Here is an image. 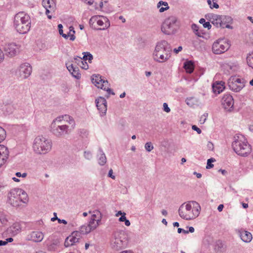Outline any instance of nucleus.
Instances as JSON below:
<instances>
[{"label":"nucleus","instance_id":"nucleus-57","mask_svg":"<svg viewBox=\"0 0 253 253\" xmlns=\"http://www.w3.org/2000/svg\"><path fill=\"white\" fill-rule=\"evenodd\" d=\"M4 56V55L3 51L0 49V63L3 60Z\"/></svg>","mask_w":253,"mask_h":253},{"label":"nucleus","instance_id":"nucleus-40","mask_svg":"<svg viewBox=\"0 0 253 253\" xmlns=\"http://www.w3.org/2000/svg\"><path fill=\"white\" fill-rule=\"evenodd\" d=\"M101 16L99 15H95L92 16L89 19V23L90 25L93 26V25L95 23V22L97 23V20L98 18H100Z\"/></svg>","mask_w":253,"mask_h":253},{"label":"nucleus","instance_id":"nucleus-30","mask_svg":"<svg viewBox=\"0 0 253 253\" xmlns=\"http://www.w3.org/2000/svg\"><path fill=\"white\" fill-rule=\"evenodd\" d=\"M9 154L8 149L3 145H0V157H2L6 161Z\"/></svg>","mask_w":253,"mask_h":253},{"label":"nucleus","instance_id":"nucleus-24","mask_svg":"<svg viewBox=\"0 0 253 253\" xmlns=\"http://www.w3.org/2000/svg\"><path fill=\"white\" fill-rule=\"evenodd\" d=\"M221 15L217 14H212L211 18L210 21L211 23L217 28H221Z\"/></svg>","mask_w":253,"mask_h":253},{"label":"nucleus","instance_id":"nucleus-51","mask_svg":"<svg viewBox=\"0 0 253 253\" xmlns=\"http://www.w3.org/2000/svg\"><path fill=\"white\" fill-rule=\"evenodd\" d=\"M84 53L87 54V58L89 62H91V60L93 59V56L91 54H90L89 52H84Z\"/></svg>","mask_w":253,"mask_h":253},{"label":"nucleus","instance_id":"nucleus-10","mask_svg":"<svg viewBox=\"0 0 253 253\" xmlns=\"http://www.w3.org/2000/svg\"><path fill=\"white\" fill-rule=\"evenodd\" d=\"M92 83L98 88L106 90L108 93L107 97H109L110 94L114 95L115 93L109 87V83L107 80L102 78L99 75H93L91 78Z\"/></svg>","mask_w":253,"mask_h":253},{"label":"nucleus","instance_id":"nucleus-41","mask_svg":"<svg viewBox=\"0 0 253 253\" xmlns=\"http://www.w3.org/2000/svg\"><path fill=\"white\" fill-rule=\"evenodd\" d=\"M223 245L221 241H218L215 245V250L217 252H220L221 251V249L223 248Z\"/></svg>","mask_w":253,"mask_h":253},{"label":"nucleus","instance_id":"nucleus-23","mask_svg":"<svg viewBox=\"0 0 253 253\" xmlns=\"http://www.w3.org/2000/svg\"><path fill=\"white\" fill-rule=\"evenodd\" d=\"M67 68L71 73L72 76L76 79H79L81 77V74L79 73V69L78 67H74L73 64L68 65L66 64Z\"/></svg>","mask_w":253,"mask_h":253},{"label":"nucleus","instance_id":"nucleus-60","mask_svg":"<svg viewBox=\"0 0 253 253\" xmlns=\"http://www.w3.org/2000/svg\"><path fill=\"white\" fill-rule=\"evenodd\" d=\"M6 161L4 160L2 157H0V167L5 163Z\"/></svg>","mask_w":253,"mask_h":253},{"label":"nucleus","instance_id":"nucleus-2","mask_svg":"<svg viewBox=\"0 0 253 253\" xmlns=\"http://www.w3.org/2000/svg\"><path fill=\"white\" fill-rule=\"evenodd\" d=\"M171 51L172 48L167 41H160L156 43L153 51V59L158 63H165L171 57Z\"/></svg>","mask_w":253,"mask_h":253},{"label":"nucleus","instance_id":"nucleus-9","mask_svg":"<svg viewBox=\"0 0 253 253\" xmlns=\"http://www.w3.org/2000/svg\"><path fill=\"white\" fill-rule=\"evenodd\" d=\"M177 18L171 16L166 18L161 26V31L165 35H171L174 34L176 31Z\"/></svg>","mask_w":253,"mask_h":253},{"label":"nucleus","instance_id":"nucleus-55","mask_svg":"<svg viewBox=\"0 0 253 253\" xmlns=\"http://www.w3.org/2000/svg\"><path fill=\"white\" fill-rule=\"evenodd\" d=\"M177 232L178 233H181L182 232L184 234H188L189 233V231L180 228H178Z\"/></svg>","mask_w":253,"mask_h":253},{"label":"nucleus","instance_id":"nucleus-43","mask_svg":"<svg viewBox=\"0 0 253 253\" xmlns=\"http://www.w3.org/2000/svg\"><path fill=\"white\" fill-rule=\"evenodd\" d=\"M80 135L83 138L87 137L88 135V131L85 129H82L80 131Z\"/></svg>","mask_w":253,"mask_h":253},{"label":"nucleus","instance_id":"nucleus-33","mask_svg":"<svg viewBox=\"0 0 253 253\" xmlns=\"http://www.w3.org/2000/svg\"><path fill=\"white\" fill-rule=\"evenodd\" d=\"M74 60H76V62H77L78 61V64L83 68L84 69H87L88 68V66L86 62H84V61L82 60V59L81 57L77 56L76 57L74 58Z\"/></svg>","mask_w":253,"mask_h":253},{"label":"nucleus","instance_id":"nucleus-39","mask_svg":"<svg viewBox=\"0 0 253 253\" xmlns=\"http://www.w3.org/2000/svg\"><path fill=\"white\" fill-rule=\"evenodd\" d=\"M58 28L59 29V33L60 35H61L64 38L67 39L69 37V35L63 33V31L62 30V28H63L62 25L61 24H59L58 25Z\"/></svg>","mask_w":253,"mask_h":253},{"label":"nucleus","instance_id":"nucleus-14","mask_svg":"<svg viewBox=\"0 0 253 253\" xmlns=\"http://www.w3.org/2000/svg\"><path fill=\"white\" fill-rule=\"evenodd\" d=\"M230 47L228 43L223 40L214 42L212 46V50L214 54H219L227 51Z\"/></svg>","mask_w":253,"mask_h":253},{"label":"nucleus","instance_id":"nucleus-59","mask_svg":"<svg viewBox=\"0 0 253 253\" xmlns=\"http://www.w3.org/2000/svg\"><path fill=\"white\" fill-rule=\"evenodd\" d=\"M208 147L210 150H213V144L211 142H209L208 143Z\"/></svg>","mask_w":253,"mask_h":253},{"label":"nucleus","instance_id":"nucleus-42","mask_svg":"<svg viewBox=\"0 0 253 253\" xmlns=\"http://www.w3.org/2000/svg\"><path fill=\"white\" fill-rule=\"evenodd\" d=\"M215 161L214 158H211L208 160L207 165L206 166V168L208 169L213 168V165L211 164L212 162H213Z\"/></svg>","mask_w":253,"mask_h":253},{"label":"nucleus","instance_id":"nucleus-17","mask_svg":"<svg viewBox=\"0 0 253 253\" xmlns=\"http://www.w3.org/2000/svg\"><path fill=\"white\" fill-rule=\"evenodd\" d=\"M42 5L46 9L45 14L48 19H51L52 16L49 13L54 12L56 8V3L53 0H42Z\"/></svg>","mask_w":253,"mask_h":253},{"label":"nucleus","instance_id":"nucleus-31","mask_svg":"<svg viewBox=\"0 0 253 253\" xmlns=\"http://www.w3.org/2000/svg\"><path fill=\"white\" fill-rule=\"evenodd\" d=\"M99 155L98 158V164L101 166L104 165L107 161L106 157L101 149H99Z\"/></svg>","mask_w":253,"mask_h":253},{"label":"nucleus","instance_id":"nucleus-28","mask_svg":"<svg viewBox=\"0 0 253 253\" xmlns=\"http://www.w3.org/2000/svg\"><path fill=\"white\" fill-rule=\"evenodd\" d=\"M224 83H215L212 84V90L214 93L219 94L224 88Z\"/></svg>","mask_w":253,"mask_h":253},{"label":"nucleus","instance_id":"nucleus-16","mask_svg":"<svg viewBox=\"0 0 253 253\" xmlns=\"http://www.w3.org/2000/svg\"><path fill=\"white\" fill-rule=\"evenodd\" d=\"M82 232L81 231V227L79 231H75L72 233L71 235L66 238L64 245L66 247H68L74 245L75 243L79 242L81 238Z\"/></svg>","mask_w":253,"mask_h":253},{"label":"nucleus","instance_id":"nucleus-32","mask_svg":"<svg viewBox=\"0 0 253 253\" xmlns=\"http://www.w3.org/2000/svg\"><path fill=\"white\" fill-rule=\"evenodd\" d=\"M10 230L12 234L16 235L21 230V227L19 223H14L10 227Z\"/></svg>","mask_w":253,"mask_h":253},{"label":"nucleus","instance_id":"nucleus-64","mask_svg":"<svg viewBox=\"0 0 253 253\" xmlns=\"http://www.w3.org/2000/svg\"><path fill=\"white\" fill-rule=\"evenodd\" d=\"M0 134H3L6 135V131L5 130L1 127L0 126Z\"/></svg>","mask_w":253,"mask_h":253},{"label":"nucleus","instance_id":"nucleus-56","mask_svg":"<svg viewBox=\"0 0 253 253\" xmlns=\"http://www.w3.org/2000/svg\"><path fill=\"white\" fill-rule=\"evenodd\" d=\"M182 49V47L181 46H179L177 48H174L173 49V51L176 53V54H177L179 52H180V51H181V50Z\"/></svg>","mask_w":253,"mask_h":253},{"label":"nucleus","instance_id":"nucleus-4","mask_svg":"<svg viewBox=\"0 0 253 253\" xmlns=\"http://www.w3.org/2000/svg\"><path fill=\"white\" fill-rule=\"evenodd\" d=\"M14 25L20 34L27 33L31 27L30 16L24 12L17 13L14 17Z\"/></svg>","mask_w":253,"mask_h":253},{"label":"nucleus","instance_id":"nucleus-25","mask_svg":"<svg viewBox=\"0 0 253 253\" xmlns=\"http://www.w3.org/2000/svg\"><path fill=\"white\" fill-rule=\"evenodd\" d=\"M101 17H103L104 20H101L100 19V18H98V20H97V24L98 26L102 27L98 28V29L100 30H103L107 28L109 26L110 24L107 18L101 16Z\"/></svg>","mask_w":253,"mask_h":253},{"label":"nucleus","instance_id":"nucleus-49","mask_svg":"<svg viewBox=\"0 0 253 253\" xmlns=\"http://www.w3.org/2000/svg\"><path fill=\"white\" fill-rule=\"evenodd\" d=\"M192 128L193 130L196 131L198 134H200L202 132L201 130L195 125L192 126Z\"/></svg>","mask_w":253,"mask_h":253},{"label":"nucleus","instance_id":"nucleus-36","mask_svg":"<svg viewBox=\"0 0 253 253\" xmlns=\"http://www.w3.org/2000/svg\"><path fill=\"white\" fill-rule=\"evenodd\" d=\"M199 22L201 24H202L203 25V27L204 28H207L208 29H210L211 27V26L210 24V23L209 22H206V20L204 18H201Z\"/></svg>","mask_w":253,"mask_h":253},{"label":"nucleus","instance_id":"nucleus-27","mask_svg":"<svg viewBox=\"0 0 253 253\" xmlns=\"http://www.w3.org/2000/svg\"><path fill=\"white\" fill-rule=\"evenodd\" d=\"M20 203H27L28 202V196L27 193L22 189L18 188Z\"/></svg>","mask_w":253,"mask_h":253},{"label":"nucleus","instance_id":"nucleus-53","mask_svg":"<svg viewBox=\"0 0 253 253\" xmlns=\"http://www.w3.org/2000/svg\"><path fill=\"white\" fill-rule=\"evenodd\" d=\"M191 27L194 32H197L199 30V27L196 24H193Z\"/></svg>","mask_w":253,"mask_h":253},{"label":"nucleus","instance_id":"nucleus-5","mask_svg":"<svg viewBox=\"0 0 253 253\" xmlns=\"http://www.w3.org/2000/svg\"><path fill=\"white\" fill-rule=\"evenodd\" d=\"M89 213H91V216L88 224L81 226V231L83 235L95 230L101 224L102 214L99 211H89Z\"/></svg>","mask_w":253,"mask_h":253},{"label":"nucleus","instance_id":"nucleus-7","mask_svg":"<svg viewBox=\"0 0 253 253\" xmlns=\"http://www.w3.org/2000/svg\"><path fill=\"white\" fill-rule=\"evenodd\" d=\"M232 146L234 151L239 155L247 156L251 152V148L242 135H236Z\"/></svg>","mask_w":253,"mask_h":253},{"label":"nucleus","instance_id":"nucleus-1","mask_svg":"<svg viewBox=\"0 0 253 253\" xmlns=\"http://www.w3.org/2000/svg\"><path fill=\"white\" fill-rule=\"evenodd\" d=\"M76 126L74 119L65 115L55 119L51 124L50 131L56 137L62 138L69 135Z\"/></svg>","mask_w":253,"mask_h":253},{"label":"nucleus","instance_id":"nucleus-20","mask_svg":"<svg viewBox=\"0 0 253 253\" xmlns=\"http://www.w3.org/2000/svg\"><path fill=\"white\" fill-rule=\"evenodd\" d=\"M47 250L54 251L59 245V241L57 239H54L52 236L49 237L45 241Z\"/></svg>","mask_w":253,"mask_h":253},{"label":"nucleus","instance_id":"nucleus-11","mask_svg":"<svg viewBox=\"0 0 253 253\" xmlns=\"http://www.w3.org/2000/svg\"><path fill=\"white\" fill-rule=\"evenodd\" d=\"M32 72V67L28 63L21 64L15 70V75L17 77L22 79H27Z\"/></svg>","mask_w":253,"mask_h":253},{"label":"nucleus","instance_id":"nucleus-35","mask_svg":"<svg viewBox=\"0 0 253 253\" xmlns=\"http://www.w3.org/2000/svg\"><path fill=\"white\" fill-rule=\"evenodd\" d=\"M248 65L253 69V51L248 54L247 57Z\"/></svg>","mask_w":253,"mask_h":253},{"label":"nucleus","instance_id":"nucleus-19","mask_svg":"<svg viewBox=\"0 0 253 253\" xmlns=\"http://www.w3.org/2000/svg\"><path fill=\"white\" fill-rule=\"evenodd\" d=\"M44 238V234L42 232L35 231L29 233L26 236V240L31 241L35 243L42 242Z\"/></svg>","mask_w":253,"mask_h":253},{"label":"nucleus","instance_id":"nucleus-29","mask_svg":"<svg viewBox=\"0 0 253 253\" xmlns=\"http://www.w3.org/2000/svg\"><path fill=\"white\" fill-rule=\"evenodd\" d=\"M184 68L188 73H191L194 70V64L192 61H186L184 64Z\"/></svg>","mask_w":253,"mask_h":253},{"label":"nucleus","instance_id":"nucleus-8","mask_svg":"<svg viewBox=\"0 0 253 253\" xmlns=\"http://www.w3.org/2000/svg\"><path fill=\"white\" fill-rule=\"evenodd\" d=\"M127 244V236L123 231H117L113 233L111 240V248L119 251L126 248Z\"/></svg>","mask_w":253,"mask_h":253},{"label":"nucleus","instance_id":"nucleus-48","mask_svg":"<svg viewBox=\"0 0 253 253\" xmlns=\"http://www.w3.org/2000/svg\"><path fill=\"white\" fill-rule=\"evenodd\" d=\"M83 2L86 3L89 5H91L94 3L93 0H81Z\"/></svg>","mask_w":253,"mask_h":253},{"label":"nucleus","instance_id":"nucleus-50","mask_svg":"<svg viewBox=\"0 0 253 253\" xmlns=\"http://www.w3.org/2000/svg\"><path fill=\"white\" fill-rule=\"evenodd\" d=\"M113 169H110L109 170V171L108 176L109 177H111V178H112L113 179H115V176L114 175H113Z\"/></svg>","mask_w":253,"mask_h":253},{"label":"nucleus","instance_id":"nucleus-22","mask_svg":"<svg viewBox=\"0 0 253 253\" xmlns=\"http://www.w3.org/2000/svg\"><path fill=\"white\" fill-rule=\"evenodd\" d=\"M240 237L242 240L246 243H249L252 239V234L246 230H241L239 231Z\"/></svg>","mask_w":253,"mask_h":253},{"label":"nucleus","instance_id":"nucleus-47","mask_svg":"<svg viewBox=\"0 0 253 253\" xmlns=\"http://www.w3.org/2000/svg\"><path fill=\"white\" fill-rule=\"evenodd\" d=\"M163 110L167 113H169L170 111V108L169 107L167 103L163 104Z\"/></svg>","mask_w":253,"mask_h":253},{"label":"nucleus","instance_id":"nucleus-61","mask_svg":"<svg viewBox=\"0 0 253 253\" xmlns=\"http://www.w3.org/2000/svg\"><path fill=\"white\" fill-rule=\"evenodd\" d=\"M57 220H58V222L60 223H62L64 224H67V222L64 219H60V218H58V219H57Z\"/></svg>","mask_w":253,"mask_h":253},{"label":"nucleus","instance_id":"nucleus-6","mask_svg":"<svg viewBox=\"0 0 253 253\" xmlns=\"http://www.w3.org/2000/svg\"><path fill=\"white\" fill-rule=\"evenodd\" d=\"M52 144L50 139L42 135H39L34 140L33 149L38 154H45L51 150Z\"/></svg>","mask_w":253,"mask_h":253},{"label":"nucleus","instance_id":"nucleus-45","mask_svg":"<svg viewBox=\"0 0 253 253\" xmlns=\"http://www.w3.org/2000/svg\"><path fill=\"white\" fill-rule=\"evenodd\" d=\"M7 222V219L5 218L4 216L2 215H0V227L3 225L6 224Z\"/></svg>","mask_w":253,"mask_h":253},{"label":"nucleus","instance_id":"nucleus-3","mask_svg":"<svg viewBox=\"0 0 253 253\" xmlns=\"http://www.w3.org/2000/svg\"><path fill=\"white\" fill-rule=\"evenodd\" d=\"M201 210V206L197 202L189 201L180 206L178 213L182 218L189 220L198 217L200 214Z\"/></svg>","mask_w":253,"mask_h":253},{"label":"nucleus","instance_id":"nucleus-37","mask_svg":"<svg viewBox=\"0 0 253 253\" xmlns=\"http://www.w3.org/2000/svg\"><path fill=\"white\" fill-rule=\"evenodd\" d=\"M212 1V0H208L207 2L208 4L210 5V7L211 8H218L219 7L218 4L216 3V1Z\"/></svg>","mask_w":253,"mask_h":253},{"label":"nucleus","instance_id":"nucleus-13","mask_svg":"<svg viewBox=\"0 0 253 253\" xmlns=\"http://www.w3.org/2000/svg\"><path fill=\"white\" fill-rule=\"evenodd\" d=\"M20 45L14 42L8 43L4 45L3 50L5 55L9 57H13L20 52Z\"/></svg>","mask_w":253,"mask_h":253},{"label":"nucleus","instance_id":"nucleus-63","mask_svg":"<svg viewBox=\"0 0 253 253\" xmlns=\"http://www.w3.org/2000/svg\"><path fill=\"white\" fill-rule=\"evenodd\" d=\"M224 208V206L222 204L219 205L217 207V210L219 211H221L223 210V209Z\"/></svg>","mask_w":253,"mask_h":253},{"label":"nucleus","instance_id":"nucleus-21","mask_svg":"<svg viewBox=\"0 0 253 253\" xmlns=\"http://www.w3.org/2000/svg\"><path fill=\"white\" fill-rule=\"evenodd\" d=\"M96 106L102 113L103 115L106 114L107 111V101L106 99L102 97H99L95 100Z\"/></svg>","mask_w":253,"mask_h":253},{"label":"nucleus","instance_id":"nucleus-18","mask_svg":"<svg viewBox=\"0 0 253 253\" xmlns=\"http://www.w3.org/2000/svg\"><path fill=\"white\" fill-rule=\"evenodd\" d=\"M221 104L225 110L231 111L234 107V99L229 94H224L221 100Z\"/></svg>","mask_w":253,"mask_h":253},{"label":"nucleus","instance_id":"nucleus-58","mask_svg":"<svg viewBox=\"0 0 253 253\" xmlns=\"http://www.w3.org/2000/svg\"><path fill=\"white\" fill-rule=\"evenodd\" d=\"M194 33L195 34V35H196L197 36H198L199 37H202V35L203 33L201 31H199V30H198L197 31V32H194Z\"/></svg>","mask_w":253,"mask_h":253},{"label":"nucleus","instance_id":"nucleus-38","mask_svg":"<svg viewBox=\"0 0 253 253\" xmlns=\"http://www.w3.org/2000/svg\"><path fill=\"white\" fill-rule=\"evenodd\" d=\"M144 147L145 150L148 152H151L154 149V146L151 142H146Z\"/></svg>","mask_w":253,"mask_h":253},{"label":"nucleus","instance_id":"nucleus-54","mask_svg":"<svg viewBox=\"0 0 253 253\" xmlns=\"http://www.w3.org/2000/svg\"><path fill=\"white\" fill-rule=\"evenodd\" d=\"M126 213H123V215L122 216H121L120 218H119V220L121 222H123V221H125L126 219Z\"/></svg>","mask_w":253,"mask_h":253},{"label":"nucleus","instance_id":"nucleus-44","mask_svg":"<svg viewBox=\"0 0 253 253\" xmlns=\"http://www.w3.org/2000/svg\"><path fill=\"white\" fill-rule=\"evenodd\" d=\"M208 113H205L203 115L201 116L200 119V122L201 124H204L208 117Z\"/></svg>","mask_w":253,"mask_h":253},{"label":"nucleus","instance_id":"nucleus-52","mask_svg":"<svg viewBox=\"0 0 253 253\" xmlns=\"http://www.w3.org/2000/svg\"><path fill=\"white\" fill-rule=\"evenodd\" d=\"M75 33H71V34H69V32H68V34L69 35V37H70V40L72 41H73L75 39V36L74 35Z\"/></svg>","mask_w":253,"mask_h":253},{"label":"nucleus","instance_id":"nucleus-46","mask_svg":"<svg viewBox=\"0 0 253 253\" xmlns=\"http://www.w3.org/2000/svg\"><path fill=\"white\" fill-rule=\"evenodd\" d=\"M84 157L87 160H90L92 158V154L89 151H84Z\"/></svg>","mask_w":253,"mask_h":253},{"label":"nucleus","instance_id":"nucleus-62","mask_svg":"<svg viewBox=\"0 0 253 253\" xmlns=\"http://www.w3.org/2000/svg\"><path fill=\"white\" fill-rule=\"evenodd\" d=\"M83 54H84V56L83 58H82V60L84 61V62H86V61L87 60H88V58H87V54H85V53H84V52L83 53Z\"/></svg>","mask_w":253,"mask_h":253},{"label":"nucleus","instance_id":"nucleus-15","mask_svg":"<svg viewBox=\"0 0 253 253\" xmlns=\"http://www.w3.org/2000/svg\"><path fill=\"white\" fill-rule=\"evenodd\" d=\"M7 198L8 203L12 206L17 207L20 205L18 188L11 189L8 193Z\"/></svg>","mask_w":253,"mask_h":253},{"label":"nucleus","instance_id":"nucleus-12","mask_svg":"<svg viewBox=\"0 0 253 253\" xmlns=\"http://www.w3.org/2000/svg\"><path fill=\"white\" fill-rule=\"evenodd\" d=\"M228 86L232 91L239 92L244 86V80L235 76L231 77L228 81Z\"/></svg>","mask_w":253,"mask_h":253},{"label":"nucleus","instance_id":"nucleus-26","mask_svg":"<svg viewBox=\"0 0 253 253\" xmlns=\"http://www.w3.org/2000/svg\"><path fill=\"white\" fill-rule=\"evenodd\" d=\"M221 28H229L230 26L229 25V23L232 21V18L230 16H225V15H221Z\"/></svg>","mask_w":253,"mask_h":253},{"label":"nucleus","instance_id":"nucleus-34","mask_svg":"<svg viewBox=\"0 0 253 253\" xmlns=\"http://www.w3.org/2000/svg\"><path fill=\"white\" fill-rule=\"evenodd\" d=\"M161 5H164L165 6V7H162L160 8L159 11L160 12H163L169 8L168 3L167 2L163 1H160L158 3L157 6H158V7H160Z\"/></svg>","mask_w":253,"mask_h":253}]
</instances>
